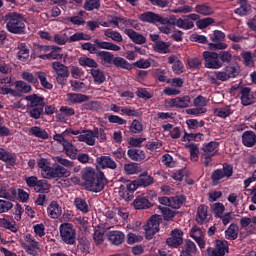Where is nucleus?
<instances>
[{"mask_svg":"<svg viewBox=\"0 0 256 256\" xmlns=\"http://www.w3.org/2000/svg\"><path fill=\"white\" fill-rule=\"evenodd\" d=\"M101 169H110L115 171L117 169V162L111 156H100L96 158L95 168L88 166L81 171V177L85 186L92 193H101L106 185H109V180L105 176V172Z\"/></svg>","mask_w":256,"mask_h":256,"instance_id":"f257e3e1","label":"nucleus"},{"mask_svg":"<svg viewBox=\"0 0 256 256\" xmlns=\"http://www.w3.org/2000/svg\"><path fill=\"white\" fill-rule=\"evenodd\" d=\"M4 23H6V29L9 33H13V35L25 34V18L20 13H7L4 16Z\"/></svg>","mask_w":256,"mask_h":256,"instance_id":"f03ea898","label":"nucleus"},{"mask_svg":"<svg viewBox=\"0 0 256 256\" xmlns=\"http://www.w3.org/2000/svg\"><path fill=\"white\" fill-rule=\"evenodd\" d=\"M101 64L105 67H109V65H114L117 69H126L127 71H131L133 69V64L129 63L125 58L113 55L111 52L106 51L102 53Z\"/></svg>","mask_w":256,"mask_h":256,"instance_id":"7ed1b4c3","label":"nucleus"},{"mask_svg":"<svg viewBox=\"0 0 256 256\" xmlns=\"http://www.w3.org/2000/svg\"><path fill=\"white\" fill-rule=\"evenodd\" d=\"M219 147V142L211 141L203 144L201 148V161L205 167H209L213 163V157L217 155V148Z\"/></svg>","mask_w":256,"mask_h":256,"instance_id":"20e7f679","label":"nucleus"},{"mask_svg":"<svg viewBox=\"0 0 256 256\" xmlns=\"http://www.w3.org/2000/svg\"><path fill=\"white\" fill-rule=\"evenodd\" d=\"M60 237L66 245H75L77 243V230L71 223H62L59 226Z\"/></svg>","mask_w":256,"mask_h":256,"instance_id":"39448f33","label":"nucleus"},{"mask_svg":"<svg viewBox=\"0 0 256 256\" xmlns=\"http://www.w3.org/2000/svg\"><path fill=\"white\" fill-rule=\"evenodd\" d=\"M210 41L208 43V49L210 51H224L228 45L225 44V33L221 30H214L212 34H209Z\"/></svg>","mask_w":256,"mask_h":256,"instance_id":"423d86ee","label":"nucleus"},{"mask_svg":"<svg viewBox=\"0 0 256 256\" xmlns=\"http://www.w3.org/2000/svg\"><path fill=\"white\" fill-rule=\"evenodd\" d=\"M52 69L55 72V79L58 85L65 87L67 85V80L69 79V67L65 66V64L56 61L52 63Z\"/></svg>","mask_w":256,"mask_h":256,"instance_id":"0eeeda50","label":"nucleus"},{"mask_svg":"<svg viewBox=\"0 0 256 256\" xmlns=\"http://www.w3.org/2000/svg\"><path fill=\"white\" fill-rule=\"evenodd\" d=\"M153 199H157V193L155 191L137 196L133 201L134 209H150V207L155 205V200Z\"/></svg>","mask_w":256,"mask_h":256,"instance_id":"6e6552de","label":"nucleus"},{"mask_svg":"<svg viewBox=\"0 0 256 256\" xmlns=\"http://www.w3.org/2000/svg\"><path fill=\"white\" fill-rule=\"evenodd\" d=\"M231 177H233V165L224 163L222 168L212 172L211 181L213 185H219L222 179H231Z\"/></svg>","mask_w":256,"mask_h":256,"instance_id":"1a4fd4ad","label":"nucleus"},{"mask_svg":"<svg viewBox=\"0 0 256 256\" xmlns=\"http://www.w3.org/2000/svg\"><path fill=\"white\" fill-rule=\"evenodd\" d=\"M139 189V184L137 180H126L125 185H120L119 195L124 199V201H133L135 198V191Z\"/></svg>","mask_w":256,"mask_h":256,"instance_id":"9d476101","label":"nucleus"},{"mask_svg":"<svg viewBox=\"0 0 256 256\" xmlns=\"http://www.w3.org/2000/svg\"><path fill=\"white\" fill-rule=\"evenodd\" d=\"M202 57L206 69H221L223 67V62L219 61V53L204 51Z\"/></svg>","mask_w":256,"mask_h":256,"instance_id":"9b49d317","label":"nucleus"},{"mask_svg":"<svg viewBox=\"0 0 256 256\" xmlns=\"http://www.w3.org/2000/svg\"><path fill=\"white\" fill-rule=\"evenodd\" d=\"M71 176V171L63 167L60 164H55L49 169L48 176H44V179H63Z\"/></svg>","mask_w":256,"mask_h":256,"instance_id":"f8f14e48","label":"nucleus"},{"mask_svg":"<svg viewBox=\"0 0 256 256\" xmlns=\"http://www.w3.org/2000/svg\"><path fill=\"white\" fill-rule=\"evenodd\" d=\"M229 252V244L226 240H216L215 248H207L209 256H225Z\"/></svg>","mask_w":256,"mask_h":256,"instance_id":"ddd939ff","label":"nucleus"},{"mask_svg":"<svg viewBox=\"0 0 256 256\" xmlns=\"http://www.w3.org/2000/svg\"><path fill=\"white\" fill-rule=\"evenodd\" d=\"M144 231L146 233V239L151 240L156 233H159V219L157 216H152L147 224L144 226Z\"/></svg>","mask_w":256,"mask_h":256,"instance_id":"4468645a","label":"nucleus"},{"mask_svg":"<svg viewBox=\"0 0 256 256\" xmlns=\"http://www.w3.org/2000/svg\"><path fill=\"white\" fill-rule=\"evenodd\" d=\"M166 244L173 249H177V247L183 245V232L177 228L172 230L171 237L166 239Z\"/></svg>","mask_w":256,"mask_h":256,"instance_id":"2eb2a0df","label":"nucleus"},{"mask_svg":"<svg viewBox=\"0 0 256 256\" xmlns=\"http://www.w3.org/2000/svg\"><path fill=\"white\" fill-rule=\"evenodd\" d=\"M138 19L139 21H142V23H150L152 25H157V23H161V15L152 11L141 13L140 15H138Z\"/></svg>","mask_w":256,"mask_h":256,"instance_id":"dca6fc26","label":"nucleus"},{"mask_svg":"<svg viewBox=\"0 0 256 256\" xmlns=\"http://www.w3.org/2000/svg\"><path fill=\"white\" fill-rule=\"evenodd\" d=\"M210 219L211 215L209 214L207 206L204 204L200 205L197 209L196 223H198V225H205V223H209Z\"/></svg>","mask_w":256,"mask_h":256,"instance_id":"f3484780","label":"nucleus"},{"mask_svg":"<svg viewBox=\"0 0 256 256\" xmlns=\"http://www.w3.org/2000/svg\"><path fill=\"white\" fill-rule=\"evenodd\" d=\"M191 103V96L186 95L182 97H176L170 100V107H176V109H187Z\"/></svg>","mask_w":256,"mask_h":256,"instance_id":"a211bd4d","label":"nucleus"},{"mask_svg":"<svg viewBox=\"0 0 256 256\" xmlns=\"http://www.w3.org/2000/svg\"><path fill=\"white\" fill-rule=\"evenodd\" d=\"M240 101L244 107H248V105H253L255 103V98L251 94L250 87H243L240 90Z\"/></svg>","mask_w":256,"mask_h":256,"instance_id":"6ab92c4d","label":"nucleus"},{"mask_svg":"<svg viewBox=\"0 0 256 256\" xmlns=\"http://www.w3.org/2000/svg\"><path fill=\"white\" fill-rule=\"evenodd\" d=\"M124 33L136 45H144V43H147V38H145L143 34H140L131 28L125 29Z\"/></svg>","mask_w":256,"mask_h":256,"instance_id":"aec40b11","label":"nucleus"},{"mask_svg":"<svg viewBox=\"0 0 256 256\" xmlns=\"http://www.w3.org/2000/svg\"><path fill=\"white\" fill-rule=\"evenodd\" d=\"M38 59L51 60V59H63V54H61V47L51 46V50L47 54L38 55Z\"/></svg>","mask_w":256,"mask_h":256,"instance_id":"412c9836","label":"nucleus"},{"mask_svg":"<svg viewBox=\"0 0 256 256\" xmlns=\"http://www.w3.org/2000/svg\"><path fill=\"white\" fill-rule=\"evenodd\" d=\"M168 63L172 65V71L175 73V75H181L183 71H185V66L183 65V62L179 60V57L175 55H171L168 57Z\"/></svg>","mask_w":256,"mask_h":256,"instance_id":"4be33fe9","label":"nucleus"},{"mask_svg":"<svg viewBox=\"0 0 256 256\" xmlns=\"http://www.w3.org/2000/svg\"><path fill=\"white\" fill-rule=\"evenodd\" d=\"M47 213L50 219H59L63 214V209L59 206V202L51 201L47 207Z\"/></svg>","mask_w":256,"mask_h":256,"instance_id":"5701e85b","label":"nucleus"},{"mask_svg":"<svg viewBox=\"0 0 256 256\" xmlns=\"http://www.w3.org/2000/svg\"><path fill=\"white\" fill-rule=\"evenodd\" d=\"M25 101L29 103L27 104V107H45V97L38 94L26 96Z\"/></svg>","mask_w":256,"mask_h":256,"instance_id":"b1692460","label":"nucleus"},{"mask_svg":"<svg viewBox=\"0 0 256 256\" xmlns=\"http://www.w3.org/2000/svg\"><path fill=\"white\" fill-rule=\"evenodd\" d=\"M242 145L244 147H255L256 146V134L253 130H247L242 134Z\"/></svg>","mask_w":256,"mask_h":256,"instance_id":"393cba45","label":"nucleus"},{"mask_svg":"<svg viewBox=\"0 0 256 256\" xmlns=\"http://www.w3.org/2000/svg\"><path fill=\"white\" fill-rule=\"evenodd\" d=\"M197 253V245L190 239L185 240L180 256H193Z\"/></svg>","mask_w":256,"mask_h":256,"instance_id":"a878e982","label":"nucleus"},{"mask_svg":"<svg viewBox=\"0 0 256 256\" xmlns=\"http://www.w3.org/2000/svg\"><path fill=\"white\" fill-rule=\"evenodd\" d=\"M127 155L129 159L132 161H145L147 159V154H145V151L139 149V148H130L127 151Z\"/></svg>","mask_w":256,"mask_h":256,"instance_id":"bb28decb","label":"nucleus"},{"mask_svg":"<svg viewBox=\"0 0 256 256\" xmlns=\"http://www.w3.org/2000/svg\"><path fill=\"white\" fill-rule=\"evenodd\" d=\"M0 161H3L9 167H15V165H17V158H15L11 152L3 148H0Z\"/></svg>","mask_w":256,"mask_h":256,"instance_id":"cd10ccee","label":"nucleus"},{"mask_svg":"<svg viewBox=\"0 0 256 256\" xmlns=\"http://www.w3.org/2000/svg\"><path fill=\"white\" fill-rule=\"evenodd\" d=\"M138 183V187H151L153 183H155V178L153 176L149 175L147 171L143 172L139 175L138 179H136Z\"/></svg>","mask_w":256,"mask_h":256,"instance_id":"c85d7f7f","label":"nucleus"},{"mask_svg":"<svg viewBox=\"0 0 256 256\" xmlns=\"http://www.w3.org/2000/svg\"><path fill=\"white\" fill-rule=\"evenodd\" d=\"M108 240L112 245H122L125 241V234L121 231H110L108 234Z\"/></svg>","mask_w":256,"mask_h":256,"instance_id":"c756f323","label":"nucleus"},{"mask_svg":"<svg viewBox=\"0 0 256 256\" xmlns=\"http://www.w3.org/2000/svg\"><path fill=\"white\" fill-rule=\"evenodd\" d=\"M81 49L82 51H88L91 55H96V57H98L100 61H102L103 59L102 53L106 52V51H99V49H97V45L95 43L92 44L91 42H86L82 44Z\"/></svg>","mask_w":256,"mask_h":256,"instance_id":"7c9ffc66","label":"nucleus"},{"mask_svg":"<svg viewBox=\"0 0 256 256\" xmlns=\"http://www.w3.org/2000/svg\"><path fill=\"white\" fill-rule=\"evenodd\" d=\"M67 98L68 101L73 105H79L81 103L89 101V96L81 93H68Z\"/></svg>","mask_w":256,"mask_h":256,"instance_id":"2f4dec72","label":"nucleus"},{"mask_svg":"<svg viewBox=\"0 0 256 256\" xmlns=\"http://www.w3.org/2000/svg\"><path fill=\"white\" fill-rule=\"evenodd\" d=\"M84 134H80L78 136V141H81L83 143H86V145H90L93 147L95 145V134L93 133V130H84Z\"/></svg>","mask_w":256,"mask_h":256,"instance_id":"473e14b6","label":"nucleus"},{"mask_svg":"<svg viewBox=\"0 0 256 256\" xmlns=\"http://www.w3.org/2000/svg\"><path fill=\"white\" fill-rule=\"evenodd\" d=\"M62 145L67 157H69L70 159H77V153H79V150L77 149V147H75V145H73V143L65 142L62 143Z\"/></svg>","mask_w":256,"mask_h":256,"instance_id":"72a5a7b5","label":"nucleus"},{"mask_svg":"<svg viewBox=\"0 0 256 256\" xmlns=\"http://www.w3.org/2000/svg\"><path fill=\"white\" fill-rule=\"evenodd\" d=\"M241 57L243 59V65H245V67H253V65H255V51H244L241 53Z\"/></svg>","mask_w":256,"mask_h":256,"instance_id":"f704fd0d","label":"nucleus"},{"mask_svg":"<svg viewBox=\"0 0 256 256\" xmlns=\"http://www.w3.org/2000/svg\"><path fill=\"white\" fill-rule=\"evenodd\" d=\"M225 237L229 241H235L239 237V226L237 224H230V226L225 231Z\"/></svg>","mask_w":256,"mask_h":256,"instance_id":"c9c22d12","label":"nucleus"},{"mask_svg":"<svg viewBox=\"0 0 256 256\" xmlns=\"http://www.w3.org/2000/svg\"><path fill=\"white\" fill-rule=\"evenodd\" d=\"M29 134L38 139H49V134L45 129H42L39 126H33L29 129Z\"/></svg>","mask_w":256,"mask_h":256,"instance_id":"e433bc0d","label":"nucleus"},{"mask_svg":"<svg viewBox=\"0 0 256 256\" xmlns=\"http://www.w3.org/2000/svg\"><path fill=\"white\" fill-rule=\"evenodd\" d=\"M34 191L40 194L49 193L51 191V184L47 180H38Z\"/></svg>","mask_w":256,"mask_h":256,"instance_id":"4c0bfd02","label":"nucleus"},{"mask_svg":"<svg viewBox=\"0 0 256 256\" xmlns=\"http://www.w3.org/2000/svg\"><path fill=\"white\" fill-rule=\"evenodd\" d=\"M153 50L155 51V53H160L161 55H167V53H171L169 44L163 41H157L153 46Z\"/></svg>","mask_w":256,"mask_h":256,"instance_id":"58836bf2","label":"nucleus"},{"mask_svg":"<svg viewBox=\"0 0 256 256\" xmlns=\"http://www.w3.org/2000/svg\"><path fill=\"white\" fill-rule=\"evenodd\" d=\"M78 62L81 67H90V69H97V67H99V64L97 61H95V59L89 58L87 56L80 57Z\"/></svg>","mask_w":256,"mask_h":256,"instance_id":"ea45409f","label":"nucleus"},{"mask_svg":"<svg viewBox=\"0 0 256 256\" xmlns=\"http://www.w3.org/2000/svg\"><path fill=\"white\" fill-rule=\"evenodd\" d=\"M21 79H23V81H26V83H30V85H39V80L37 78V72L35 74L28 72V71H24L21 73Z\"/></svg>","mask_w":256,"mask_h":256,"instance_id":"a19ab883","label":"nucleus"},{"mask_svg":"<svg viewBox=\"0 0 256 256\" xmlns=\"http://www.w3.org/2000/svg\"><path fill=\"white\" fill-rule=\"evenodd\" d=\"M215 117H220L221 119H227V117H231L233 115V111L230 106H225L222 108L214 109Z\"/></svg>","mask_w":256,"mask_h":256,"instance_id":"79ce46f5","label":"nucleus"},{"mask_svg":"<svg viewBox=\"0 0 256 256\" xmlns=\"http://www.w3.org/2000/svg\"><path fill=\"white\" fill-rule=\"evenodd\" d=\"M187 201V197L185 195H178L171 197L170 207L172 209H181L183 204Z\"/></svg>","mask_w":256,"mask_h":256,"instance_id":"37998d69","label":"nucleus"},{"mask_svg":"<svg viewBox=\"0 0 256 256\" xmlns=\"http://www.w3.org/2000/svg\"><path fill=\"white\" fill-rule=\"evenodd\" d=\"M90 75H92L94 82L98 85L105 83V73L101 69H91Z\"/></svg>","mask_w":256,"mask_h":256,"instance_id":"c03bdc74","label":"nucleus"},{"mask_svg":"<svg viewBox=\"0 0 256 256\" xmlns=\"http://www.w3.org/2000/svg\"><path fill=\"white\" fill-rule=\"evenodd\" d=\"M17 57L19 61H27V59H29V48L27 47V44L25 43L18 44Z\"/></svg>","mask_w":256,"mask_h":256,"instance_id":"a18cd8bd","label":"nucleus"},{"mask_svg":"<svg viewBox=\"0 0 256 256\" xmlns=\"http://www.w3.org/2000/svg\"><path fill=\"white\" fill-rule=\"evenodd\" d=\"M45 107H27L28 115L31 117V119H41V115H44Z\"/></svg>","mask_w":256,"mask_h":256,"instance_id":"49530a36","label":"nucleus"},{"mask_svg":"<svg viewBox=\"0 0 256 256\" xmlns=\"http://www.w3.org/2000/svg\"><path fill=\"white\" fill-rule=\"evenodd\" d=\"M15 87L19 93L28 94V93H31V91H33V87H31L30 84H28L23 80L16 81Z\"/></svg>","mask_w":256,"mask_h":256,"instance_id":"de8ad7c7","label":"nucleus"},{"mask_svg":"<svg viewBox=\"0 0 256 256\" xmlns=\"http://www.w3.org/2000/svg\"><path fill=\"white\" fill-rule=\"evenodd\" d=\"M0 227H3L4 229H8L12 233H17L19 231V227H17V223L15 221L11 222L6 218L0 219Z\"/></svg>","mask_w":256,"mask_h":256,"instance_id":"09e8293b","label":"nucleus"},{"mask_svg":"<svg viewBox=\"0 0 256 256\" xmlns=\"http://www.w3.org/2000/svg\"><path fill=\"white\" fill-rule=\"evenodd\" d=\"M195 11L203 16L213 15V8L209 4H198L195 7Z\"/></svg>","mask_w":256,"mask_h":256,"instance_id":"8fccbe9b","label":"nucleus"},{"mask_svg":"<svg viewBox=\"0 0 256 256\" xmlns=\"http://www.w3.org/2000/svg\"><path fill=\"white\" fill-rule=\"evenodd\" d=\"M74 205L78 211H81V213H89V204H87L86 199L75 198Z\"/></svg>","mask_w":256,"mask_h":256,"instance_id":"3c124183","label":"nucleus"},{"mask_svg":"<svg viewBox=\"0 0 256 256\" xmlns=\"http://www.w3.org/2000/svg\"><path fill=\"white\" fill-rule=\"evenodd\" d=\"M158 209L161 210L164 221H173L175 215H177V212L168 207L159 206Z\"/></svg>","mask_w":256,"mask_h":256,"instance_id":"603ef678","label":"nucleus"},{"mask_svg":"<svg viewBox=\"0 0 256 256\" xmlns=\"http://www.w3.org/2000/svg\"><path fill=\"white\" fill-rule=\"evenodd\" d=\"M105 37H109V39H112V41H115L116 43H123V36L117 32L113 31L112 29H106L104 30Z\"/></svg>","mask_w":256,"mask_h":256,"instance_id":"864d4df0","label":"nucleus"},{"mask_svg":"<svg viewBox=\"0 0 256 256\" xmlns=\"http://www.w3.org/2000/svg\"><path fill=\"white\" fill-rule=\"evenodd\" d=\"M120 23L125 25V27H133L136 31H141V23L135 19L122 17V19H120Z\"/></svg>","mask_w":256,"mask_h":256,"instance_id":"5fc2aeb1","label":"nucleus"},{"mask_svg":"<svg viewBox=\"0 0 256 256\" xmlns=\"http://www.w3.org/2000/svg\"><path fill=\"white\" fill-rule=\"evenodd\" d=\"M212 212L216 219H220L221 216L225 213V205L221 202H216L211 206Z\"/></svg>","mask_w":256,"mask_h":256,"instance_id":"6e6d98bb","label":"nucleus"},{"mask_svg":"<svg viewBox=\"0 0 256 256\" xmlns=\"http://www.w3.org/2000/svg\"><path fill=\"white\" fill-rule=\"evenodd\" d=\"M36 76L40 81V85L44 87V89H53V84L47 81V74L45 72L38 71L36 72Z\"/></svg>","mask_w":256,"mask_h":256,"instance_id":"4d7b16f0","label":"nucleus"},{"mask_svg":"<svg viewBox=\"0 0 256 256\" xmlns=\"http://www.w3.org/2000/svg\"><path fill=\"white\" fill-rule=\"evenodd\" d=\"M101 105L97 101H88L80 106L81 111H98Z\"/></svg>","mask_w":256,"mask_h":256,"instance_id":"13d9d810","label":"nucleus"},{"mask_svg":"<svg viewBox=\"0 0 256 256\" xmlns=\"http://www.w3.org/2000/svg\"><path fill=\"white\" fill-rule=\"evenodd\" d=\"M78 249L81 251V253L87 255L89 254V249H91V243H89L87 238H80L78 241Z\"/></svg>","mask_w":256,"mask_h":256,"instance_id":"bf43d9fd","label":"nucleus"},{"mask_svg":"<svg viewBox=\"0 0 256 256\" xmlns=\"http://www.w3.org/2000/svg\"><path fill=\"white\" fill-rule=\"evenodd\" d=\"M101 7V0H86L84 3L85 11H95Z\"/></svg>","mask_w":256,"mask_h":256,"instance_id":"052dcab7","label":"nucleus"},{"mask_svg":"<svg viewBox=\"0 0 256 256\" xmlns=\"http://www.w3.org/2000/svg\"><path fill=\"white\" fill-rule=\"evenodd\" d=\"M105 118L108 119L109 123H115L116 125H127V120L118 115L105 114Z\"/></svg>","mask_w":256,"mask_h":256,"instance_id":"680f3d73","label":"nucleus"},{"mask_svg":"<svg viewBox=\"0 0 256 256\" xmlns=\"http://www.w3.org/2000/svg\"><path fill=\"white\" fill-rule=\"evenodd\" d=\"M38 167L39 169H42V175H44V177H49V169L52 167L49 166V161H47V159L41 158L38 160Z\"/></svg>","mask_w":256,"mask_h":256,"instance_id":"e2e57ef3","label":"nucleus"},{"mask_svg":"<svg viewBox=\"0 0 256 256\" xmlns=\"http://www.w3.org/2000/svg\"><path fill=\"white\" fill-rule=\"evenodd\" d=\"M187 149L190 151L191 161H197L199 159V147L197 144L191 143L186 145Z\"/></svg>","mask_w":256,"mask_h":256,"instance_id":"0e129e2a","label":"nucleus"},{"mask_svg":"<svg viewBox=\"0 0 256 256\" xmlns=\"http://www.w3.org/2000/svg\"><path fill=\"white\" fill-rule=\"evenodd\" d=\"M252 6L251 4L247 3V4H240L239 8H236L234 10V13L236 15H239V17H245V15H247V13H249V11H251Z\"/></svg>","mask_w":256,"mask_h":256,"instance_id":"69168bd1","label":"nucleus"},{"mask_svg":"<svg viewBox=\"0 0 256 256\" xmlns=\"http://www.w3.org/2000/svg\"><path fill=\"white\" fill-rule=\"evenodd\" d=\"M203 139V133H187L184 132L182 141H201Z\"/></svg>","mask_w":256,"mask_h":256,"instance_id":"338daca9","label":"nucleus"},{"mask_svg":"<svg viewBox=\"0 0 256 256\" xmlns=\"http://www.w3.org/2000/svg\"><path fill=\"white\" fill-rule=\"evenodd\" d=\"M213 23H215V19L207 17L198 20L196 22V26L198 27V29H207V27H209V25H213Z\"/></svg>","mask_w":256,"mask_h":256,"instance_id":"774afa93","label":"nucleus"}]
</instances>
